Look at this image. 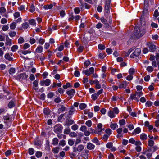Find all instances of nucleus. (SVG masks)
<instances>
[{
    "instance_id": "5",
    "label": "nucleus",
    "mask_w": 159,
    "mask_h": 159,
    "mask_svg": "<svg viewBox=\"0 0 159 159\" xmlns=\"http://www.w3.org/2000/svg\"><path fill=\"white\" fill-rule=\"evenodd\" d=\"M28 77V75H26V73H23L18 75L16 77V80H18L20 81L23 80H25L27 79Z\"/></svg>"
},
{
    "instance_id": "38",
    "label": "nucleus",
    "mask_w": 159,
    "mask_h": 159,
    "mask_svg": "<svg viewBox=\"0 0 159 159\" xmlns=\"http://www.w3.org/2000/svg\"><path fill=\"white\" fill-rule=\"evenodd\" d=\"M29 154L30 155L33 154L34 153V150L32 148H30L29 149Z\"/></svg>"
},
{
    "instance_id": "22",
    "label": "nucleus",
    "mask_w": 159,
    "mask_h": 159,
    "mask_svg": "<svg viewBox=\"0 0 159 159\" xmlns=\"http://www.w3.org/2000/svg\"><path fill=\"white\" fill-rule=\"evenodd\" d=\"M43 51V48L42 46H38L36 49V52L39 53H41Z\"/></svg>"
},
{
    "instance_id": "8",
    "label": "nucleus",
    "mask_w": 159,
    "mask_h": 159,
    "mask_svg": "<svg viewBox=\"0 0 159 159\" xmlns=\"http://www.w3.org/2000/svg\"><path fill=\"white\" fill-rule=\"evenodd\" d=\"M11 116L8 114L3 116V119L5 123L7 124L9 122L12 121V118L11 117Z\"/></svg>"
},
{
    "instance_id": "1",
    "label": "nucleus",
    "mask_w": 159,
    "mask_h": 159,
    "mask_svg": "<svg viewBox=\"0 0 159 159\" xmlns=\"http://www.w3.org/2000/svg\"><path fill=\"white\" fill-rule=\"evenodd\" d=\"M146 32V30L142 27H135L134 35L135 37L133 39H138L143 35Z\"/></svg>"
},
{
    "instance_id": "43",
    "label": "nucleus",
    "mask_w": 159,
    "mask_h": 159,
    "mask_svg": "<svg viewBox=\"0 0 159 159\" xmlns=\"http://www.w3.org/2000/svg\"><path fill=\"white\" fill-rule=\"evenodd\" d=\"M20 52L23 54L26 55L28 53H31V51L29 50H21Z\"/></svg>"
},
{
    "instance_id": "18",
    "label": "nucleus",
    "mask_w": 159,
    "mask_h": 159,
    "mask_svg": "<svg viewBox=\"0 0 159 159\" xmlns=\"http://www.w3.org/2000/svg\"><path fill=\"white\" fill-rule=\"evenodd\" d=\"M5 58L10 61H13V58L11 57L9 53L6 54L4 56Z\"/></svg>"
},
{
    "instance_id": "35",
    "label": "nucleus",
    "mask_w": 159,
    "mask_h": 159,
    "mask_svg": "<svg viewBox=\"0 0 159 159\" xmlns=\"http://www.w3.org/2000/svg\"><path fill=\"white\" fill-rule=\"evenodd\" d=\"M98 97L96 93H95L91 95V98L93 100L95 101L98 98Z\"/></svg>"
},
{
    "instance_id": "54",
    "label": "nucleus",
    "mask_w": 159,
    "mask_h": 159,
    "mask_svg": "<svg viewBox=\"0 0 159 159\" xmlns=\"http://www.w3.org/2000/svg\"><path fill=\"white\" fill-rule=\"evenodd\" d=\"M29 23L30 25H35L36 23L35 20L34 19H32L30 20L29 21Z\"/></svg>"
},
{
    "instance_id": "44",
    "label": "nucleus",
    "mask_w": 159,
    "mask_h": 159,
    "mask_svg": "<svg viewBox=\"0 0 159 159\" xmlns=\"http://www.w3.org/2000/svg\"><path fill=\"white\" fill-rule=\"evenodd\" d=\"M66 144L65 141L64 140H62L60 141L59 145L62 146H65Z\"/></svg>"
},
{
    "instance_id": "48",
    "label": "nucleus",
    "mask_w": 159,
    "mask_h": 159,
    "mask_svg": "<svg viewBox=\"0 0 159 159\" xmlns=\"http://www.w3.org/2000/svg\"><path fill=\"white\" fill-rule=\"evenodd\" d=\"M29 11L32 13L35 11V6L34 4H32L31 5Z\"/></svg>"
},
{
    "instance_id": "40",
    "label": "nucleus",
    "mask_w": 159,
    "mask_h": 159,
    "mask_svg": "<svg viewBox=\"0 0 159 159\" xmlns=\"http://www.w3.org/2000/svg\"><path fill=\"white\" fill-rule=\"evenodd\" d=\"M156 59L157 61V64L158 66V69H159V54L157 53L156 56Z\"/></svg>"
},
{
    "instance_id": "60",
    "label": "nucleus",
    "mask_w": 159,
    "mask_h": 159,
    "mask_svg": "<svg viewBox=\"0 0 159 159\" xmlns=\"http://www.w3.org/2000/svg\"><path fill=\"white\" fill-rule=\"evenodd\" d=\"M24 41V40L23 37H20L18 39V42L19 44L22 43Z\"/></svg>"
},
{
    "instance_id": "31",
    "label": "nucleus",
    "mask_w": 159,
    "mask_h": 159,
    "mask_svg": "<svg viewBox=\"0 0 159 159\" xmlns=\"http://www.w3.org/2000/svg\"><path fill=\"white\" fill-rule=\"evenodd\" d=\"M45 41V39L42 38H40L38 40V43L41 45L43 44Z\"/></svg>"
},
{
    "instance_id": "11",
    "label": "nucleus",
    "mask_w": 159,
    "mask_h": 159,
    "mask_svg": "<svg viewBox=\"0 0 159 159\" xmlns=\"http://www.w3.org/2000/svg\"><path fill=\"white\" fill-rule=\"evenodd\" d=\"M118 99L122 101V97L119 95H114L111 98V101H117Z\"/></svg>"
},
{
    "instance_id": "42",
    "label": "nucleus",
    "mask_w": 159,
    "mask_h": 159,
    "mask_svg": "<svg viewBox=\"0 0 159 159\" xmlns=\"http://www.w3.org/2000/svg\"><path fill=\"white\" fill-rule=\"evenodd\" d=\"M113 143L112 142H108L106 145V147L109 149H110L112 147Z\"/></svg>"
},
{
    "instance_id": "2",
    "label": "nucleus",
    "mask_w": 159,
    "mask_h": 159,
    "mask_svg": "<svg viewBox=\"0 0 159 159\" xmlns=\"http://www.w3.org/2000/svg\"><path fill=\"white\" fill-rule=\"evenodd\" d=\"M63 129L62 126L60 124H58L54 126L53 131L55 133L58 134L62 132Z\"/></svg>"
},
{
    "instance_id": "53",
    "label": "nucleus",
    "mask_w": 159,
    "mask_h": 159,
    "mask_svg": "<svg viewBox=\"0 0 159 159\" xmlns=\"http://www.w3.org/2000/svg\"><path fill=\"white\" fill-rule=\"evenodd\" d=\"M152 104V102L150 101H147L145 104V105L146 107H149L151 106Z\"/></svg>"
},
{
    "instance_id": "59",
    "label": "nucleus",
    "mask_w": 159,
    "mask_h": 159,
    "mask_svg": "<svg viewBox=\"0 0 159 159\" xmlns=\"http://www.w3.org/2000/svg\"><path fill=\"white\" fill-rule=\"evenodd\" d=\"M100 20L102 23H103L105 25H106L107 24V20L104 18H101L100 19Z\"/></svg>"
},
{
    "instance_id": "56",
    "label": "nucleus",
    "mask_w": 159,
    "mask_h": 159,
    "mask_svg": "<svg viewBox=\"0 0 159 159\" xmlns=\"http://www.w3.org/2000/svg\"><path fill=\"white\" fill-rule=\"evenodd\" d=\"M70 132V129L68 128H66L65 129L64 131V133L65 134H69Z\"/></svg>"
},
{
    "instance_id": "52",
    "label": "nucleus",
    "mask_w": 159,
    "mask_h": 159,
    "mask_svg": "<svg viewBox=\"0 0 159 159\" xmlns=\"http://www.w3.org/2000/svg\"><path fill=\"white\" fill-rule=\"evenodd\" d=\"M84 49V47L82 46H80L79 48L77 49V51L79 53H81L83 51V50Z\"/></svg>"
},
{
    "instance_id": "16",
    "label": "nucleus",
    "mask_w": 159,
    "mask_h": 159,
    "mask_svg": "<svg viewBox=\"0 0 159 159\" xmlns=\"http://www.w3.org/2000/svg\"><path fill=\"white\" fill-rule=\"evenodd\" d=\"M128 83L126 81H124L123 83H121L119 85V87L120 88H125L126 87Z\"/></svg>"
},
{
    "instance_id": "50",
    "label": "nucleus",
    "mask_w": 159,
    "mask_h": 159,
    "mask_svg": "<svg viewBox=\"0 0 159 159\" xmlns=\"http://www.w3.org/2000/svg\"><path fill=\"white\" fill-rule=\"evenodd\" d=\"M74 11L75 14H77L80 12V10L79 8L75 7L74 8Z\"/></svg>"
},
{
    "instance_id": "29",
    "label": "nucleus",
    "mask_w": 159,
    "mask_h": 159,
    "mask_svg": "<svg viewBox=\"0 0 159 159\" xmlns=\"http://www.w3.org/2000/svg\"><path fill=\"white\" fill-rule=\"evenodd\" d=\"M15 106L14 102L11 101L8 104V107L10 108H12Z\"/></svg>"
},
{
    "instance_id": "62",
    "label": "nucleus",
    "mask_w": 159,
    "mask_h": 159,
    "mask_svg": "<svg viewBox=\"0 0 159 159\" xmlns=\"http://www.w3.org/2000/svg\"><path fill=\"white\" fill-rule=\"evenodd\" d=\"M119 124L120 125H124L125 124V121L124 119H122L120 120L119 121Z\"/></svg>"
},
{
    "instance_id": "27",
    "label": "nucleus",
    "mask_w": 159,
    "mask_h": 159,
    "mask_svg": "<svg viewBox=\"0 0 159 159\" xmlns=\"http://www.w3.org/2000/svg\"><path fill=\"white\" fill-rule=\"evenodd\" d=\"M16 26V23L13 22L10 24V28L11 29L13 30L14 29Z\"/></svg>"
},
{
    "instance_id": "55",
    "label": "nucleus",
    "mask_w": 159,
    "mask_h": 159,
    "mask_svg": "<svg viewBox=\"0 0 159 159\" xmlns=\"http://www.w3.org/2000/svg\"><path fill=\"white\" fill-rule=\"evenodd\" d=\"M9 36L11 37L15 36L16 35V32L14 31H11L9 33Z\"/></svg>"
},
{
    "instance_id": "33",
    "label": "nucleus",
    "mask_w": 159,
    "mask_h": 159,
    "mask_svg": "<svg viewBox=\"0 0 159 159\" xmlns=\"http://www.w3.org/2000/svg\"><path fill=\"white\" fill-rule=\"evenodd\" d=\"M154 143V141L151 139H149L148 142V146L150 147L153 146Z\"/></svg>"
},
{
    "instance_id": "25",
    "label": "nucleus",
    "mask_w": 159,
    "mask_h": 159,
    "mask_svg": "<svg viewBox=\"0 0 159 159\" xmlns=\"http://www.w3.org/2000/svg\"><path fill=\"white\" fill-rule=\"evenodd\" d=\"M108 116L111 118H113L115 116L113 112L111 110H110L108 111Z\"/></svg>"
},
{
    "instance_id": "30",
    "label": "nucleus",
    "mask_w": 159,
    "mask_h": 159,
    "mask_svg": "<svg viewBox=\"0 0 159 159\" xmlns=\"http://www.w3.org/2000/svg\"><path fill=\"white\" fill-rule=\"evenodd\" d=\"M16 72V69L14 68H11L9 70V74L10 75H12Z\"/></svg>"
},
{
    "instance_id": "23",
    "label": "nucleus",
    "mask_w": 159,
    "mask_h": 159,
    "mask_svg": "<svg viewBox=\"0 0 159 159\" xmlns=\"http://www.w3.org/2000/svg\"><path fill=\"white\" fill-rule=\"evenodd\" d=\"M141 131V129L140 127H138L135 129L133 132V134H134V133L136 134H138L140 133Z\"/></svg>"
},
{
    "instance_id": "58",
    "label": "nucleus",
    "mask_w": 159,
    "mask_h": 159,
    "mask_svg": "<svg viewBox=\"0 0 159 159\" xmlns=\"http://www.w3.org/2000/svg\"><path fill=\"white\" fill-rule=\"evenodd\" d=\"M113 112L116 114H118L119 112V110L118 108L116 107L113 109Z\"/></svg>"
},
{
    "instance_id": "6",
    "label": "nucleus",
    "mask_w": 159,
    "mask_h": 159,
    "mask_svg": "<svg viewBox=\"0 0 159 159\" xmlns=\"http://www.w3.org/2000/svg\"><path fill=\"white\" fill-rule=\"evenodd\" d=\"M147 46L149 48V51L151 52H154L156 49V46L153 43L148 42L147 43Z\"/></svg>"
},
{
    "instance_id": "13",
    "label": "nucleus",
    "mask_w": 159,
    "mask_h": 159,
    "mask_svg": "<svg viewBox=\"0 0 159 159\" xmlns=\"http://www.w3.org/2000/svg\"><path fill=\"white\" fill-rule=\"evenodd\" d=\"M95 147V145L90 142L87 143V148L89 150H93Z\"/></svg>"
},
{
    "instance_id": "17",
    "label": "nucleus",
    "mask_w": 159,
    "mask_h": 159,
    "mask_svg": "<svg viewBox=\"0 0 159 159\" xmlns=\"http://www.w3.org/2000/svg\"><path fill=\"white\" fill-rule=\"evenodd\" d=\"M158 148L156 146L151 147L148 148V151H149V152H151L152 153H153L157 150Z\"/></svg>"
},
{
    "instance_id": "36",
    "label": "nucleus",
    "mask_w": 159,
    "mask_h": 159,
    "mask_svg": "<svg viewBox=\"0 0 159 159\" xmlns=\"http://www.w3.org/2000/svg\"><path fill=\"white\" fill-rule=\"evenodd\" d=\"M74 121L73 120L69 119L67 120L66 124L67 125H70L73 124Z\"/></svg>"
},
{
    "instance_id": "24",
    "label": "nucleus",
    "mask_w": 159,
    "mask_h": 159,
    "mask_svg": "<svg viewBox=\"0 0 159 159\" xmlns=\"http://www.w3.org/2000/svg\"><path fill=\"white\" fill-rule=\"evenodd\" d=\"M59 147H57L52 148V151L54 153H57L59 152Z\"/></svg>"
},
{
    "instance_id": "15",
    "label": "nucleus",
    "mask_w": 159,
    "mask_h": 159,
    "mask_svg": "<svg viewBox=\"0 0 159 159\" xmlns=\"http://www.w3.org/2000/svg\"><path fill=\"white\" fill-rule=\"evenodd\" d=\"M6 44L7 45L11 46L12 44L11 40L7 36L6 38Z\"/></svg>"
},
{
    "instance_id": "12",
    "label": "nucleus",
    "mask_w": 159,
    "mask_h": 159,
    "mask_svg": "<svg viewBox=\"0 0 159 159\" xmlns=\"http://www.w3.org/2000/svg\"><path fill=\"white\" fill-rule=\"evenodd\" d=\"M75 93V89H72L69 91H67L66 93L68 95L70 96V99H71L72 97L74 95V94Z\"/></svg>"
},
{
    "instance_id": "7",
    "label": "nucleus",
    "mask_w": 159,
    "mask_h": 159,
    "mask_svg": "<svg viewBox=\"0 0 159 159\" xmlns=\"http://www.w3.org/2000/svg\"><path fill=\"white\" fill-rule=\"evenodd\" d=\"M51 83V80L49 79H47L45 80L40 81V84L41 86L45 85L46 86H48Z\"/></svg>"
},
{
    "instance_id": "46",
    "label": "nucleus",
    "mask_w": 159,
    "mask_h": 159,
    "mask_svg": "<svg viewBox=\"0 0 159 159\" xmlns=\"http://www.w3.org/2000/svg\"><path fill=\"white\" fill-rule=\"evenodd\" d=\"M152 153L151 152H147L146 154L147 158L148 159L152 157Z\"/></svg>"
},
{
    "instance_id": "45",
    "label": "nucleus",
    "mask_w": 159,
    "mask_h": 159,
    "mask_svg": "<svg viewBox=\"0 0 159 159\" xmlns=\"http://www.w3.org/2000/svg\"><path fill=\"white\" fill-rule=\"evenodd\" d=\"M35 155L38 158L40 157L42 155V153L41 152L37 151L36 152Z\"/></svg>"
},
{
    "instance_id": "4",
    "label": "nucleus",
    "mask_w": 159,
    "mask_h": 159,
    "mask_svg": "<svg viewBox=\"0 0 159 159\" xmlns=\"http://www.w3.org/2000/svg\"><path fill=\"white\" fill-rule=\"evenodd\" d=\"M141 52V50L140 48H136L134 52L130 55V57L131 58H134L138 57L140 55Z\"/></svg>"
},
{
    "instance_id": "20",
    "label": "nucleus",
    "mask_w": 159,
    "mask_h": 159,
    "mask_svg": "<svg viewBox=\"0 0 159 159\" xmlns=\"http://www.w3.org/2000/svg\"><path fill=\"white\" fill-rule=\"evenodd\" d=\"M140 137L141 140H145L147 139V136L145 133H142L140 134Z\"/></svg>"
},
{
    "instance_id": "3",
    "label": "nucleus",
    "mask_w": 159,
    "mask_h": 159,
    "mask_svg": "<svg viewBox=\"0 0 159 159\" xmlns=\"http://www.w3.org/2000/svg\"><path fill=\"white\" fill-rule=\"evenodd\" d=\"M111 0H105V5L104 10L107 14L110 13Z\"/></svg>"
},
{
    "instance_id": "51",
    "label": "nucleus",
    "mask_w": 159,
    "mask_h": 159,
    "mask_svg": "<svg viewBox=\"0 0 159 159\" xmlns=\"http://www.w3.org/2000/svg\"><path fill=\"white\" fill-rule=\"evenodd\" d=\"M90 64V62L89 60H88L84 63V66H86L87 68Z\"/></svg>"
},
{
    "instance_id": "39",
    "label": "nucleus",
    "mask_w": 159,
    "mask_h": 159,
    "mask_svg": "<svg viewBox=\"0 0 159 159\" xmlns=\"http://www.w3.org/2000/svg\"><path fill=\"white\" fill-rule=\"evenodd\" d=\"M87 105L84 103H81L79 106V108L81 110H83L86 107Z\"/></svg>"
},
{
    "instance_id": "14",
    "label": "nucleus",
    "mask_w": 159,
    "mask_h": 159,
    "mask_svg": "<svg viewBox=\"0 0 159 159\" xmlns=\"http://www.w3.org/2000/svg\"><path fill=\"white\" fill-rule=\"evenodd\" d=\"M33 89H34L35 91H37L38 89V81L36 80H34L33 83Z\"/></svg>"
},
{
    "instance_id": "61",
    "label": "nucleus",
    "mask_w": 159,
    "mask_h": 159,
    "mask_svg": "<svg viewBox=\"0 0 159 159\" xmlns=\"http://www.w3.org/2000/svg\"><path fill=\"white\" fill-rule=\"evenodd\" d=\"M153 16L155 17H157L159 15V13L158 12V10L156 9L154 11V12L153 14Z\"/></svg>"
},
{
    "instance_id": "64",
    "label": "nucleus",
    "mask_w": 159,
    "mask_h": 159,
    "mask_svg": "<svg viewBox=\"0 0 159 159\" xmlns=\"http://www.w3.org/2000/svg\"><path fill=\"white\" fill-rule=\"evenodd\" d=\"M105 132L108 135L110 136L111 133V130L110 129H106Z\"/></svg>"
},
{
    "instance_id": "49",
    "label": "nucleus",
    "mask_w": 159,
    "mask_h": 159,
    "mask_svg": "<svg viewBox=\"0 0 159 159\" xmlns=\"http://www.w3.org/2000/svg\"><path fill=\"white\" fill-rule=\"evenodd\" d=\"M85 124L88 127H91L92 125V121L91 120H88L86 122Z\"/></svg>"
},
{
    "instance_id": "28",
    "label": "nucleus",
    "mask_w": 159,
    "mask_h": 159,
    "mask_svg": "<svg viewBox=\"0 0 159 159\" xmlns=\"http://www.w3.org/2000/svg\"><path fill=\"white\" fill-rule=\"evenodd\" d=\"M22 26L23 29H26L28 27L29 25L28 22H26L23 23L22 25Z\"/></svg>"
},
{
    "instance_id": "32",
    "label": "nucleus",
    "mask_w": 159,
    "mask_h": 159,
    "mask_svg": "<svg viewBox=\"0 0 159 159\" xmlns=\"http://www.w3.org/2000/svg\"><path fill=\"white\" fill-rule=\"evenodd\" d=\"M146 70L149 72H151L153 71V68L151 66H149L147 67Z\"/></svg>"
},
{
    "instance_id": "47",
    "label": "nucleus",
    "mask_w": 159,
    "mask_h": 159,
    "mask_svg": "<svg viewBox=\"0 0 159 159\" xmlns=\"http://www.w3.org/2000/svg\"><path fill=\"white\" fill-rule=\"evenodd\" d=\"M129 73L130 75H133L135 73V70L133 68H131L129 71Z\"/></svg>"
},
{
    "instance_id": "41",
    "label": "nucleus",
    "mask_w": 159,
    "mask_h": 159,
    "mask_svg": "<svg viewBox=\"0 0 159 159\" xmlns=\"http://www.w3.org/2000/svg\"><path fill=\"white\" fill-rule=\"evenodd\" d=\"M54 95V94L53 92H51L48 94L47 96L48 98H51L53 97Z\"/></svg>"
},
{
    "instance_id": "26",
    "label": "nucleus",
    "mask_w": 159,
    "mask_h": 159,
    "mask_svg": "<svg viewBox=\"0 0 159 159\" xmlns=\"http://www.w3.org/2000/svg\"><path fill=\"white\" fill-rule=\"evenodd\" d=\"M50 112V111L48 108H45L43 110L44 114L47 116L48 115Z\"/></svg>"
},
{
    "instance_id": "57",
    "label": "nucleus",
    "mask_w": 159,
    "mask_h": 159,
    "mask_svg": "<svg viewBox=\"0 0 159 159\" xmlns=\"http://www.w3.org/2000/svg\"><path fill=\"white\" fill-rule=\"evenodd\" d=\"M98 47L99 49L101 50L104 49L105 48V46L104 45L102 44H100L98 45Z\"/></svg>"
},
{
    "instance_id": "21",
    "label": "nucleus",
    "mask_w": 159,
    "mask_h": 159,
    "mask_svg": "<svg viewBox=\"0 0 159 159\" xmlns=\"http://www.w3.org/2000/svg\"><path fill=\"white\" fill-rule=\"evenodd\" d=\"M92 141L94 143L96 144L97 145H100V143L99 140L96 137H94L92 140Z\"/></svg>"
},
{
    "instance_id": "63",
    "label": "nucleus",
    "mask_w": 159,
    "mask_h": 159,
    "mask_svg": "<svg viewBox=\"0 0 159 159\" xmlns=\"http://www.w3.org/2000/svg\"><path fill=\"white\" fill-rule=\"evenodd\" d=\"M78 125L76 124H75L71 126V128L74 130H76L78 129Z\"/></svg>"
},
{
    "instance_id": "37",
    "label": "nucleus",
    "mask_w": 159,
    "mask_h": 159,
    "mask_svg": "<svg viewBox=\"0 0 159 159\" xmlns=\"http://www.w3.org/2000/svg\"><path fill=\"white\" fill-rule=\"evenodd\" d=\"M110 127L113 130H115L116 128L118 127L117 124L116 123H112L110 125Z\"/></svg>"
},
{
    "instance_id": "10",
    "label": "nucleus",
    "mask_w": 159,
    "mask_h": 159,
    "mask_svg": "<svg viewBox=\"0 0 159 159\" xmlns=\"http://www.w3.org/2000/svg\"><path fill=\"white\" fill-rule=\"evenodd\" d=\"M84 149V146L82 144H80L76 148L75 147L73 149V151L75 152L76 151L80 152H81Z\"/></svg>"
},
{
    "instance_id": "19",
    "label": "nucleus",
    "mask_w": 159,
    "mask_h": 159,
    "mask_svg": "<svg viewBox=\"0 0 159 159\" xmlns=\"http://www.w3.org/2000/svg\"><path fill=\"white\" fill-rule=\"evenodd\" d=\"M59 140L57 138H54L52 141V143L53 145H57L58 143Z\"/></svg>"
},
{
    "instance_id": "9",
    "label": "nucleus",
    "mask_w": 159,
    "mask_h": 159,
    "mask_svg": "<svg viewBox=\"0 0 159 159\" xmlns=\"http://www.w3.org/2000/svg\"><path fill=\"white\" fill-rule=\"evenodd\" d=\"M102 125L99 123L97 125V129H95L94 131V133L98 134L99 133L101 132L103 129H102Z\"/></svg>"
},
{
    "instance_id": "34",
    "label": "nucleus",
    "mask_w": 159,
    "mask_h": 159,
    "mask_svg": "<svg viewBox=\"0 0 159 159\" xmlns=\"http://www.w3.org/2000/svg\"><path fill=\"white\" fill-rule=\"evenodd\" d=\"M18 48V46L17 45H14L11 48V51L13 52H15Z\"/></svg>"
}]
</instances>
